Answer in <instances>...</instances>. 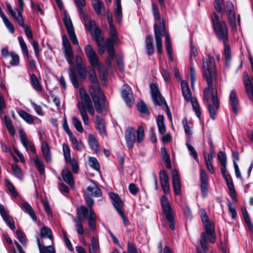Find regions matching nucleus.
Segmentation results:
<instances>
[{
  "label": "nucleus",
  "mask_w": 253,
  "mask_h": 253,
  "mask_svg": "<svg viewBox=\"0 0 253 253\" xmlns=\"http://www.w3.org/2000/svg\"><path fill=\"white\" fill-rule=\"evenodd\" d=\"M203 74L206 81L207 87L204 90V101L208 103L211 99L216 109L219 107L217 97V78L215 70V60L212 55L209 54L208 58H203Z\"/></svg>",
  "instance_id": "obj_1"
},
{
  "label": "nucleus",
  "mask_w": 253,
  "mask_h": 253,
  "mask_svg": "<svg viewBox=\"0 0 253 253\" xmlns=\"http://www.w3.org/2000/svg\"><path fill=\"white\" fill-rule=\"evenodd\" d=\"M91 84L89 93L92 97L96 111L100 113L105 106V96L99 87L96 75L94 70L88 72Z\"/></svg>",
  "instance_id": "obj_2"
},
{
  "label": "nucleus",
  "mask_w": 253,
  "mask_h": 253,
  "mask_svg": "<svg viewBox=\"0 0 253 253\" xmlns=\"http://www.w3.org/2000/svg\"><path fill=\"white\" fill-rule=\"evenodd\" d=\"M153 14L155 23L154 24V34L157 52L159 54L162 53V37L166 35V28L164 19L161 17L159 9L156 4L152 5Z\"/></svg>",
  "instance_id": "obj_3"
},
{
  "label": "nucleus",
  "mask_w": 253,
  "mask_h": 253,
  "mask_svg": "<svg viewBox=\"0 0 253 253\" xmlns=\"http://www.w3.org/2000/svg\"><path fill=\"white\" fill-rule=\"evenodd\" d=\"M80 95L82 101L78 103V107L84 124L88 125L89 122L86 110L92 116L95 113L94 108L89 95L83 89H80Z\"/></svg>",
  "instance_id": "obj_4"
},
{
  "label": "nucleus",
  "mask_w": 253,
  "mask_h": 253,
  "mask_svg": "<svg viewBox=\"0 0 253 253\" xmlns=\"http://www.w3.org/2000/svg\"><path fill=\"white\" fill-rule=\"evenodd\" d=\"M213 28L218 40L223 43L228 41V32L225 22L220 21L215 12L211 13Z\"/></svg>",
  "instance_id": "obj_5"
},
{
  "label": "nucleus",
  "mask_w": 253,
  "mask_h": 253,
  "mask_svg": "<svg viewBox=\"0 0 253 253\" xmlns=\"http://www.w3.org/2000/svg\"><path fill=\"white\" fill-rule=\"evenodd\" d=\"M88 212V209L82 206L77 209V217L73 218V221L75 223L77 232L80 235H83L84 232L83 223L84 222V219L82 216H86Z\"/></svg>",
  "instance_id": "obj_6"
},
{
  "label": "nucleus",
  "mask_w": 253,
  "mask_h": 253,
  "mask_svg": "<svg viewBox=\"0 0 253 253\" xmlns=\"http://www.w3.org/2000/svg\"><path fill=\"white\" fill-rule=\"evenodd\" d=\"M62 40L65 58L69 64L73 65L74 56L71 43L66 35L62 36Z\"/></svg>",
  "instance_id": "obj_7"
},
{
  "label": "nucleus",
  "mask_w": 253,
  "mask_h": 253,
  "mask_svg": "<svg viewBox=\"0 0 253 253\" xmlns=\"http://www.w3.org/2000/svg\"><path fill=\"white\" fill-rule=\"evenodd\" d=\"M150 87L151 96L155 105L159 106H162L163 104L167 105L165 100L160 92L157 85L155 84H151Z\"/></svg>",
  "instance_id": "obj_8"
},
{
  "label": "nucleus",
  "mask_w": 253,
  "mask_h": 253,
  "mask_svg": "<svg viewBox=\"0 0 253 253\" xmlns=\"http://www.w3.org/2000/svg\"><path fill=\"white\" fill-rule=\"evenodd\" d=\"M243 82L246 92L251 100H253V79L245 71L243 76Z\"/></svg>",
  "instance_id": "obj_9"
},
{
  "label": "nucleus",
  "mask_w": 253,
  "mask_h": 253,
  "mask_svg": "<svg viewBox=\"0 0 253 253\" xmlns=\"http://www.w3.org/2000/svg\"><path fill=\"white\" fill-rule=\"evenodd\" d=\"M221 171L227 183L230 197L232 200L236 201V194L231 176L228 173L226 168H222L221 169Z\"/></svg>",
  "instance_id": "obj_10"
},
{
  "label": "nucleus",
  "mask_w": 253,
  "mask_h": 253,
  "mask_svg": "<svg viewBox=\"0 0 253 253\" xmlns=\"http://www.w3.org/2000/svg\"><path fill=\"white\" fill-rule=\"evenodd\" d=\"M64 24L66 28L69 37L74 44H79V42L75 35L74 29L70 17L65 15L63 18Z\"/></svg>",
  "instance_id": "obj_11"
},
{
  "label": "nucleus",
  "mask_w": 253,
  "mask_h": 253,
  "mask_svg": "<svg viewBox=\"0 0 253 253\" xmlns=\"http://www.w3.org/2000/svg\"><path fill=\"white\" fill-rule=\"evenodd\" d=\"M84 51L85 54L88 58L90 64L92 66H99V69L102 68V66H100V65H99V59L96 52L90 44H87L85 46Z\"/></svg>",
  "instance_id": "obj_12"
},
{
  "label": "nucleus",
  "mask_w": 253,
  "mask_h": 253,
  "mask_svg": "<svg viewBox=\"0 0 253 253\" xmlns=\"http://www.w3.org/2000/svg\"><path fill=\"white\" fill-rule=\"evenodd\" d=\"M225 10L228 12V18L230 26L233 29H236V17L233 3L230 1H227Z\"/></svg>",
  "instance_id": "obj_13"
},
{
  "label": "nucleus",
  "mask_w": 253,
  "mask_h": 253,
  "mask_svg": "<svg viewBox=\"0 0 253 253\" xmlns=\"http://www.w3.org/2000/svg\"><path fill=\"white\" fill-rule=\"evenodd\" d=\"M122 97L129 106L134 104V100L130 87L128 85H124L122 90Z\"/></svg>",
  "instance_id": "obj_14"
},
{
  "label": "nucleus",
  "mask_w": 253,
  "mask_h": 253,
  "mask_svg": "<svg viewBox=\"0 0 253 253\" xmlns=\"http://www.w3.org/2000/svg\"><path fill=\"white\" fill-rule=\"evenodd\" d=\"M161 203L166 219H171V217L174 216L173 212L167 197L165 196H163L162 197Z\"/></svg>",
  "instance_id": "obj_15"
},
{
  "label": "nucleus",
  "mask_w": 253,
  "mask_h": 253,
  "mask_svg": "<svg viewBox=\"0 0 253 253\" xmlns=\"http://www.w3.org/2000/svg\"><path fill=\"white\" fill-rule=\"evenodd\" d=\"M160 180L163 190L166 194H168L169 192V178L167 172L165 170L160 171Z\"/></svg>",
  "instance_id": "obj_16"
},
{
  "label": "nucleus",
  "mask_w": 253,
  "mask_h": 253,
  "mask_svg": "<svg viewBox=\"0 0 253 253\" xmlns=\"http://www.w3.org/2000/svg\"><path fill=\"white\" fill-rule=\"evenodd\" d=\"M21 142L28 151L30 149L34 154L36 153V150L33 144L28 139L26 134L22 129L19 130Z\"/></svg>",
  "instance_id": "obj_17"
},
{
  "label": "nucleus",
  "mask_w": 253,
  "mask_h": 253,
  "mask_svg": "<svg viewBox=\"0 0 253 253\" xmlns=\"http://www.w3.org/2000/svg\"><path fill=\"white\" fill-rule=\"evenodd\" d=\"M172 178L174 193L176 195H179L181 194V182L178 171L174 169L172 171Z\"/></svg>",
  "instance_id": "obj_18"
},
{
  "label": "nucleus",
  "mask_w": 253,
  "mask_h": 253,
  "mask_svg": "<svg viewBox=\"0 0 253 253\" xmlns=\"http://www.w3.org/2000/svg\"><path fill=\"white\" fill-rule=\"evenodd\" d=\"M118 32L114 27L109 28V38L107 39L106 44H115L119 42Z\"/></svg>",
  "instance_id": "obj_19"
},
{
  "label": "nucleus",
  "mask_w": 253,
  "mask_h": 253,
  "mask_svg": "<svg viewBox=\"0 0 253 253\" xmlns=\"http://www.w3.org/2000/svg\"><path fill=\"white\" fill-rule=\"evenodd\" d=\"M181 86L182 95L184 99L187 102L191 101L192 99H194V98L192 97L191 92L188 83L184 81H182L181 82Z\"/></svg>",
  "instance_id": "obj_20"
},
{
  "label": "nucleus",
  "mask_w": 253,
  "mask_h": 253,
  "mask_svg": "<svg viewBox=\"0 0 253 253\" xmlns=\"http://www.w3.org/2000/svg\"><path fill=\"white\" fill-rule=\"evenodd\" d=\"M101 194V189L94 183L91 185L88 186L84 192L85 195L97 197L100 196Z\"/></svg>",
  "instance_id": "obj_21"
},
{
  "label": "nucleus",
  "mask_w": 253,
  "mask_h": 253,
  "mask_svg": "<svg viewBox=\"0 0 253 253\" xmlns=\"http://www.w3.org/2000/svg\"><path fill=\"white\" fill-rule=\"evenodd\" d=\"M83 217L86 218L87 220L88 224L89 227L92 230H95L96 228L95 223L96 216L93 209L92 208H90V212H88L86 216H83Z\"/></svg>",
  "instance_id": "obj_22"
},
{
  "label": "nucleus",
  "mask_w": 253,
  "mask_h": 253,
  "mask_svg": "<svg viewBox=\"0 0 253 253\" xmlns=\"http://www.w3.org/2000/svg\"><path fill=\"white\" fill-rule=\"evenodd\" d=\"M41 150L43 157L47 162L51 160V156L49 147L45 141H42L41 144Z\"/></svg>",
  "instance_id": "obj_23"
},
{
  "label": "nucleus",
  "mask_w": 253,
  "mask_h": 253,
  "mask_svg": "<svg viewBox=\"0 0 253 253\" xmlns=\"http://www.w3.org/2000/svg\"><path fill=\"white\" fill-rule=\"evenodd\" d=\"M230 102L234 113L236 114H237L238 112L239 100L234 89L232 90L230 92Z\"/></svg>",
  "instance_id": "obj_24"
},
{
  "label": "nucleus",
  "mask_w": 253,
  "mask_h": 253,
  "mask_svg": "<svg viewBox=\"0 0 253 253\" xmlns=\"http://www.w3.org/2000/svg\"><path fill=\"white\" fill-rule=\"evenodd\" d=\"M109 196L112 201L113 205L117 211H118L119 210H122L121 208L123 206V203L118 195L114 193H111L109 194Z\"/></svg>",
  "instance_id": "obj_25"
},
{
  "label": "nucleus",
  "mask_w": 253,
  "mask_h": 253,
  "mask_svg": "<svg viewBox=\"0 0 253 253\" xmlns=\"http://www.w3.org/2000/svg\"><path fill=\"white\" fill-rule=\"evenodd\" d=\"M207 237L204 233H202L200 240V245L197 248V253H207Z\"/></svg>",
  "instance_id": "obj_26"
},
{
  "label": "nucleus",
  "mask_w": 253,
  "mask_h": 253,
  "mask_svg": "<svg viewBox=\"0 0 253 253\" xmlns=\"http://www.w3.org/2000/svg\"><path fill=\"white\" fill-rule=\"evenodd\" d=\"M21 207L23 211L27 212L34 221H36V215L31 205L27 202L24 201L21 204Z\"/></svg>",
  "instance_id": "obj_27"
},
{
  "label": "nucleus",
  "mask_w": 253,
  "mask_h": 253,
  "mask_svg": "<svg viewBox=\"0 0 253 253\" xmlns=\"http://www.w3.org/2000/svg\"><path fill=\"white\" fill-rule=\"evenodd\" d=\"M125 139L127 146L129 148H131L135 141V135L130 129H127L125 134Z\"/></svg>",
  "instance_id": "obj_28"
},
{
  "label": "nucleus",
  "mask_w": 253,
  "mask_h": 253,
  "mask_svg": "<svg viewBox=\"0 0 253 253\" xmlns=\"http://www.w3.org/2000/svg\"><path fill=\"white\" fill-rule=\"evenodd\" d=\"M153 41V37L150 35H148L145 39L146 51L149 56L153 54L154 51Z\"/></svg>",
  "instance_id": "obj_29"
},
{
  "label": "nucleus",
  "mask_w": 253,
  "mask_h": 253,
  "mask_svg": "<svg viewBox=\"0 0 253 253\" xmlns=\"http://www.w3.org/2000/svg\"><path fill=\"white\" fill-rule=\"evenodd\" d=\"M62 176L63 180L70 185L71 187L74 185L73 175L71 172L66 169H63L62 171Z\"/></svg>",
  "instance_id": "obj_30"
},
{
  "label": "nucleus",
  "mask_w": 253,
  "mask_h": 253,
  "mask_svg": "<svg viewBox=\"0 0 253 253\" xmlns=\"http://www.w3.org/2000/svg\"><path fill=\"white\" fill-rule=\"evenodd\" d=\"M88 142L91 150L95 152H97L99 150L98 140L93 135L91 134L88 135Z\"/></svg>",
  "instance_id": "obj_31"
},
{
  "label": "nucleus",
  "mask_w": 253,
  "mask_h": 253,
  "mask_svg": "<svg viewBox=\"0 0 253 253\" xmlns=\"http://www.w3.org/2000/svg\"><path fill=\"white\" fill-rule=\"evenodd\" d=\"M95 124L96 125V128L100 134L106 135L107 133L104 122L99 116H96L95 117Z\"/></svg>",
  "instance_id": "obj_32"
},
{
  "label": "nucleus",
  "mask_w": 253,
  "mask_h": 253,
  "mask_svg": "<svg viewBox=\"0 0 253 253\" xmlns=\"http://www.w3.org/2000/svg\"><path fill=\"white\" fill-rule=\"evenodd\" d=\"M63 155L65 162L67 163L71 164L73 161H75V159L71 158L70 149L69 146L66 143L62 145Z\"/></svg>",
  "instance_id": "obj_33"
},
{
  "label": "nucleus",
  "mask_w": 253,
  "mask_h": 253,
  "mask_svg": "<svg viewBox=\"0 0 253 253\" xmlns=\"http://www.w3.org/2000/svg\"><path fill=\"white\" fill-rule=\"evenodd\" d=\"M83 17L86 29L91 32L96 27L95 21L91 20L89 16L85 14H84Z\"/></svg>",
  "instance_id": "obj_34"
},
{
  "label": "nucleus",
  "mask_w": 253,
  "mask_h": 253,
  "mask_svg": "<svg viewBox=\"0 0 253 253\" xmlns=\"http://www.w3.org/2000/svg\"><path fill=\"white\" fill-rule=\"evenodd\" d=\"M89 253H97L99 252V245L98 241L95 237H92L91 243L88 246Z\"/></svg>",
  "instance_id": "obj_35"
},
{
  "label": "nucleus",
  "mask_w": 253,
  "mask_h": 253,
  "mask_svg": "<svg viewBox=\"0 0 253 253\" xmlns=\"http://www.w3.org/2000/svg\"><path fill=\"white\" fill-rule=\"evenodd\" d=\"M32 161L40 174H43L45 172L44 166L43 163L39 158L38 156L36 155L35 157L32 160Z\"/></svg>",
  "instance_id": "obj_36"
},
{
  "label": "nucleus",
  "mask_w": 253,
  "mask_h": 253,
  "mask_svg": "<svg viewBox=\"0 0 253 253\" xmlns=\"http://www.w3.org/2000/svg\"><path fill=\"white\" fill-rule=\"evenodd\" d=\"M92 4L94 11L97 14H101L104 10V5L99 0H92Z\"/></svg>",
  "instance_id": "obj_37"
},
{
  "label": "nucleus",
  "mask_w": 253,
  "mask_h": 253,
  "mask_svg": "<svg viewBox=\"0 0 253 253\" xmlns=\"http://www.w3.org/2000/svg\"><path fill=\"white\" fill-rule=\"evenodd\" d=\"M157 124L159 133L161 134H165L166 131V127L164 124V117L163 115L158 116Z\"/></svg>",
  "instance_id": "obj_38"
},
{
  "label": "nucleus",
  "mask_w": 253,
  "mask_h": 253,
  "mask_svg": "<svg viewBox=\"0 0 253 253\" xmlns=\"http://www.w3.org/2000/svg\"><path fill=\"white\" fill-rule=\"evenodd\" d=\"M18 115L21 117L25 122L29 124H32L34 122L33 117L30 114L27 113L26 111L21 110L18 112Z\"/></svg>",
  "instance_id": "obj_39"
},
{
  "label": "nucleus",
  "mask_w": 253,
  "mask_h": 253,
  "mask_svg": "<svg viewBox=\"0 0 253 253\" xmlns=\"http://www.w3.org/2000/svg\"><path fill=\"white\" fill-rule=\"evenodd\" d=\"M242 211L246 224L251 231H253V226L252 223V221L247 210L244 208H242Z\"/></svg>",
  "instance_id": "obj_40"
},
{
  "label": "nucleus",
  "mask_w": 253,
  "mask_h": 253,
  "mask_svg": "<svg viewBox=\"0 0 253 253\" xmlns=\"http://www.w3.org/2000/svg\"><path fill=\"white\" fill-rule=\"evenodd\" d=\"M3 119V123L6 126L9 132L13 135L15 134V130L14 128L13 125L10 120V119L6 116H4Z\"/></svg>",
  "instance_id": "obj_41"
},
{
  "label": "nucleus",
  "mask_w": 253,
  "mask_h": 253,
  "mask_svg": "<svg viewBox=\"0 0 253 253\" xmlns=\"http://www.w3.org/2000/svg\"><path fill=\"white\" fill-rule=\"evenodd\" d=\"M40 235L42 238H48L52 243L53 237L51 231L48 228L46 227H42L41 230Z\"/></svg>",
  "instance_id": "obj_42"
},
{
  "label": "nucleus",
  "mask_w": 253,
  "mask_h": 253,
  "mask_svg": "<svg viewBox=\"0 0 253 253\" xmlns=\"http://www.w3.org/2000/svg\"><path fill=\"white\" fill-rule=\"evenodd\" d=\"M31 84L33 88L38 91H41L42 89V87L41 85L37 78L34 74L31 76Z\"/></svg>",
  "instance_id": "obj_43"
},
{
  "label": "nucleus",
  "mask_w": 253,
  "mask_h": 253,
  "mask_svg": "<svg viewBox=\"0 0 253 253\" xmlns=\"http://www.w3.org/2000/svg\"><path fill=\"white\" fill-rule=\"evenodd\" d=\"M116 8L115 11V14L117 20L118 22H120L122 20V6L121 3V0H116Z\"/></svg>",
  "instance_id": "obj_44"
},
{
  "label": "nucleus",
  "mask_w": 253,
  "mask_h": 253,
  "mask_svg": "<svg viewBox=\"0 0 253 253\" xmlns=\"http://www.w3.org/2000/svg\"><path fill=\"white\" fill-rule=\"evenodd\" d=\"M114 44H106L107 52L109 54V58L107 59V63L111 64V60L113 59L115 57Z\"/></svg>",
  "instance_id": "obj_45"
},
{
  "label": "nucleus",
  "mask_w": 253,
  "mask_h": 253,
  "mask_svg": "<svg viewBox=\"0 0 253 253\" xmlns=\"http://www.w3.org/2000/svg\"><path fill=\"white\" fill-rule=\"evenodd\" d=\"M189 102H190L191 103L193 108L194 111L195 112V113H196L197 116L199 118H200L201 117V111H200V106L196 98H194V99H192L191 101H190Z\"/></svg>",
  "instance_id": "obj_46"
},
{
  "label": "nucleus",
  "mask_w": 253,
  "mask_h": 253,
  "mask_svg": "<svg viewBox=\"0 0 253 253\" xmlns=\"http://www.w3.org/2000/svg\"><path fill=\"white\" fill-rule=\"evenodd\" d=\"M89 164L91 168L96 171H99L100 169V165L95 157H91L89 158Z\"/></svg>",
  "instance_id": "obj_47"
},
{
  "label": "nucleus",
  "mask_w": 253,
  "mask_h": 253,
  "mask_svg": "<svg viewBox=\"0 0 253 253\" xmlns=\"http://www.w3.org/2000/svg\"><path fill=\"white\" fill-rule=\"evenodd\" d=\"M72 123L74 126L77 131L81 133L83 132L84 128L82 126L80 120H79L77 117H73L72 118Z\"/></svg>",
  "instance_id": "obj_48"
},
{
  "label": "nucleus",
  "mask_w": 253,
  "mask_h": 253,
  "mask_svg": "<svg viewBox=\"0 0 253 253\" xmlns=\"http://www.w3.org/2000/svg\"><path fill=\"white\" fill-rule=\"evenodd\" d=\"M93 30V32L92 34L93 39L96 42H103V38L101 35V31L99 28L96 26Z\"/></svg>",
  "instance_id": "obj_49"
},
{
  "label": "nucleus",
  "mask_w": 253,
  "mask_h": 253,
  "mask_svg": "<svg viewBox=\"0 0 253 253\" xmlns=\"http://www.w3.org/2000/svg\"><path fill=\"white\" fill-rule=\"evenodd\" d=\"M0 214L2 217L3 220L7 222L9 220L13 219L6 211L4 206L0 204Z\"/></svg>",
  "instance_id": "obj_50"
},
{
  "label": "nucleus",
  "mask_w": 253,
  "mask_h": 253,
  "mask_svg": "<svg viewBox=\"0 0 253 253\" xmlns=\"http://www.w3.org/2000/svg\"><path fill=\"white\" fill-rule=\"evenodd\" d=\"M223 4V0H215V4L214 6L216 10L219 12L223 14L225 11V7L226 5L222 8V5Z\"/></svg>",
  "instance_id": "obj_51"
},
{
  "label": "nucleus",
  "mask_w": 253,
  "mask_h": 253,
  "mask_svg": "<svg viewBox=\"0 0 253 253\" xmlns=\"http://www.w3.org/2000/svg\"><path fill=\"white\" fill-rule=\"evenodd\" d=\"M18 39L23 52L26 55L27 58H28L29 54L26 43L21 37H19Z\"/></svg>",
  "instance_id": "obj_52"
},
{
  "label": "nucleus",
  "mask_w": 253,
  "mask_h": 253,
  "mask_svg": "<svg viewBox=\"0 0 253 253\" xmlns=\"http://www.w3.org/2000/svg\"><path fill=\"white\" fill-rule=\"evenodd\" d=\"M217 157L223 168H226L227 159L225 153L220 151L218 153Z\"/></svg>",
  "instance_id": "obj_53"
},
{
  "label": "nucleus",
  "mask_w": 253,
  "mask_h": 253,
  "mask_svg": "<svg viewBox=\"0 0 253 253\" xmlns=\"http://www.w3.org/2000/svg\"><path fill=\"white\" fill-rule=\"evenodd\" d=\"M138 110L141 113L149 114V111L146 104L143 101L140 102L137 104Z\"/></svg>",
  "instance_id": "obj_54"
},
{
  "label": "nucleus",
  "mask_w": 253,
  "mask_h": 253,
  "mask_svg": "<svg viewBox=\"0 0 253 253\" xmlns=\"http://www.w3.org/2000/svg\"><path fill=\"white\" fill-rule=\"evenodd\" d=\"M144 131L143 126H139L136 131V141L140 143L144 138Z\"/></svg>",
  "instance_id": "obj_55"
},
{
  "label": "nucleus",
  "mask_w": 253,
  "mask_h": 253,
  "mask_svg": "<svg viewBox=\"0 0 253 253\" xmlns=\"http://www.w3.org/2000/svg\"><path fill=\"white\" fill-rule=\"evenodd\" d=\"M12 169L14 175L19 179H22L23 175L21 169L16 165H12Z\"/></svg>",
  "instance_id": "obj_56"
},
{
  "label": "nucleus",
  "mask_w": 253,
  "mask_h": 253,
  "mask_svg": "<svg viewBox=\"0 0 253 253\" xmlns=\"http://www.w3.org/2000/svg\"><path fill=\"white\" fill-rule=\"evenodd\" d=\"M1 18L3 20L4 25L9 30V32L11 33H13L15 31V29L12 23L8 20V19L5 15H2Z\"/></svg>",
  "instance_id": "obj_57"
},
{
  "label": "nucleus",
  "mask_w": 253,
  "mask_h": 253,
  "mask_svg": "<svg viewBox=\"0 0 253 253\" xmlns=\"http://www.w3.org/2000/svg\"><path fill=\"white\" fill-rule=\"evenodd\" d=\"M11 60L10 64L13 66H18L19 63V58L17 54L15 53L11 52L10 53Z\"/></svg>",
  "instance_id": "obj_58"
},
{
  "label": "nucleus",
  "mask_w": 253,
  "mask_h": 253,
  "mask_svg": "<svg viewBox=\"0 0 253 253\" xmlns=\"http://www.w3.org/2000/svg\"><path fill=\"white\" fill-rule=\"evenodd\" d=\"M74 2L76 3L77 6L78 8L79 12L80 14H83V8L86 5L85 0H74Z\"/></svg>",
  "instance_id": "obj_59"
},
{
  "label": "nucleus",
  "mask_w": 253,
  "mask_h": 253,
  "mask_svg": "<svg viewBox=\"0 0 253 253\" xmlns=\"http://www.w3.org/2000/svg\"><path fill=\"white\" fill-rule=\"evenodd\" d=\"M69 76L71 81L75 88H78L79 86V83L77 80L76 74L74 72H72L71 70L69 72Z\"/></svg>",
  "instance_id": "obj_60"
},
{
  "label": "nucleus",
  "mask_w": 253,
  "mask_h": 253,
  "mask_svg": "<svg viewBox=\"0 0 253 253\" xmlns=\"http://www.w3.org/2000/svg\"><path fill=\"white\" fill-rule=\"evenodd\" d=\"M5 181L7 186V188H8L11 195L15 197H17L18 193L16 191L14 186L12 185L11 183L7 179H5Z\"/></svg>",
  "instance_id": "obj_61"
},
{
  "label": "nucleus",
  "mask_w": 253,
  "mask_h": 253,
  "mask_svg": "<svg viewBox=\"0 0 253 253\" xmlns=\"http://www.w3.org/2000/svg\"><path fill=\"white\" fill-rule=\"evenodd\" d=\"M204 225L206 230V232H204L205 235L207 233L214 231V225L212 221L207 222L204 224Z\"/></svg>",
  "instance_id": "obj_62"
},
{
  "label": "nucleus",
  "mask_w": 253,
  "mask_h": 253,
  "mask_svg": "<svg viewBox=\"0 0 253 253\" xmlns=\"http://www.w3.org/2000/svg\"><path fill=\"white\" fill-rule=\"evenodd\" d=\"M207 104L210 116L213 120H214L216 116V110L217 109L215 108L213 104V105L209 104V103Z\"/></svg>",
  "instance_id": "obj_63"
},
{
  "label": "nucleus",
  "mask_w": 253,
  "mask_h": 253,
  "mask_svg": "<svg viewBox=\"0 0 253 253\" xmlns=\"http://www.w3.org/2000/svg\"><path fill=\"white\" fill-rule=\"evenodd\" d=\"M40 253H55V251L51 245L43 246V248L40 250Z\"/></svg>",
  "instance_id": "obj_64"
}]
</instances>
